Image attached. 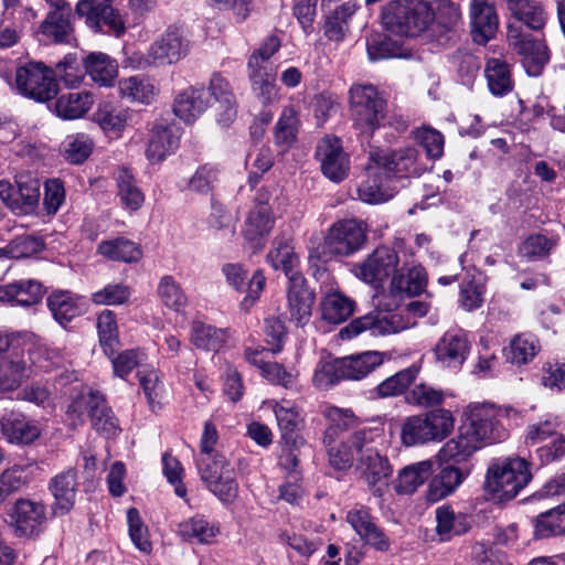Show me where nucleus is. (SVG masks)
<instances>
[{"instance_id":"nucleus-1","label":"nucleus","mask_w":565,"mask_h":565,"mask_svg":"<svg viewBox=\"0 0 565 565\" xmlns=\"http://www.w3.org/2000/svg\"><path fill=\"white\" fill-rule=\"evenodd\" d=\"M354 275L374 289L384 288L391 279L390 292L393 296H418L427 285V273L420 265L403 264L399 267L397 252L387 246H380L365 259L353 267Z\"/></svg>"},{"instance_id":"nucleus-2","label":"nucleus","mask_w":565,"mask_h":565,"mask_svg":"<svg viewBox=\"0 0 565 565\" xmlns=\"http://www.w3.org/2000/svg\"><path fill=\"white\" fill-rule=\"evenodd\" d=\"M529 463L520 457L492 459L488 466L484 491L494 502H507L514 499L531 481Z\"/></svg>"},{"instance_id":"nucleus-3","label":"nucleus","mask_w":565,"mask_h":565,"mask_svg":"<svg viewBox=\"0 0 565 565\" xmlns=\"http://www.w3.org/2000/svg\"><path fill=\"white\" fill-rule=\"evenodd\" d=\"M435 20V12L425 0H394L382 13L384 28L399 36H418Z\"/></svg>"},{"instance_id":"nucleus-4","label":"nucleus","mask_w":565,"mask_h":565,"mask_svg":"<svg viewBox=\"0 0 565 565\" xmlns=\"http://www.w3.org/2000/svg\"><path fill=\"white\" fill-rule=\"evenodd\" d=\"M455 418L450 411L437 408L406 417L401 425V441L406 447L440 443L454 430Z\"/></svg>"},{"instance_id":"nucleus-5","label":"nucleus","mask_w":565,"mask_h":565,"mask_svg":"<svg viewBox=\"0 0 565 565\" xmlns=\"http://www.w3.org/2000/svg\"><path fill=\"white\" fill-rule=\"evenodd\" d=\"M508 414L507 409L490 404L471 405L468 407L462 427L480 447L484 443H499L508 436L504 424Z\"/></svg>"},{"instance_id":"nucleus-6","label":"nucleus","mask_w":565,"mask_h":565,"mask_svg":"<svg viewBox=\"0 0 565 565\" xmlns=\"http://www.w3.org/2000/svg\"><path fill=\"white\" fill-rule=\"evenodd\" d=\"M349 94L355 127L361 134L371 136L384 119V99L371 84H355Z\"/></svg>"},{"instance_id":"nucleus-7","label":"nucleus","mask_w":565,"mask_h":565,"mask_svg":"<svg viewBox=\"0 0 565 565\" xmlns=\"http://www.w3.org/2000/svg\"><path fill=\"white\" fill-rule=\"evenodd\" d=\"M189 41L178 28H169L154 42L145 55L136 54L130 60L134 67L146 70L150 66H168L178 63L186 56Z\"/></svg>"},{"instance_id":"nucleus-8","label":"nucleus","mask_w":565,"mask_h":565,"mask_svg":"<svg viewBox=\"0 0 565 565\" xmlns=\"http://www.w3.org/2000/svg\"><path fill=\"white\" fill-rule=\"evenodd\" d=\"M40 179L30 171H21L14 177V184L0 180V200L19 215H32L40 203Z\"/></svg>"},{"instance_id":"nucleus-9","label":"nucleus","mask_w":565,"mask_h":565,"mask_svg":"<svg viewBox=\"0 0 565 565\" xmlns=\"http://www.w3.org/2000/svg\"><path fill=\"white\" fill-rule=\"evenodd\" d=\"M377 437L380 431L376 428L361 429L351 435V444L356 451L360 468L370 486H375L392 475L387 458L381 456L373 446Z\"/></svg>"},{"instance_id":"nucleus-10","label":"nucleus","mask_w":565,"mask_h":565,"mask_svg":"<svg viewBox=\"0 0 565 565\" xmlns=\"http://www.w3.org/2000/svg\"><path fill=\"white\" fill-rule=\"evenodd\" d=\"M415 323L402 312L375 310L354 319L349 326L340 330L339 335L342 340H350L364 331H370L371 335L380 337L401 332L414 327Z\"/></svg>"},{"instance_id":"nucleus-11","label":"nucleus","mask_w":565,"mask_h":565,"mask_svg":"<svg viewBox=\"0 0 565 565\" xmlns=\"http://www.w3.org/2000/svg\"><path fill=\"white\" fill-rule=\"evenodd\" d=\"M201 480L209 491L224 503H232L238 495L236 470L225 456L196 463Z\"/></svg>"},{"instance_id":"nucleus-12","label":"nucleus","mask_w":565,"mask_h":565,"mask_svg":"<svg viewBox=\"0 0 565 565\" xmlns=\"http://www.w3.org/2000/svg\"><path fill=\"white\" fill-rule=\"evenodd\" d=\"M418 151L406 147L393 151L375 150L370 152L367 171L370 175L383 174L385 179L418 175Z\"/></svg>"},{"instance_id":"nucleus-13","label":"nucleus","mask_w":565,"mask_h":565,"mask_svg":"<svg viewBox=\"0 0 565 565\" xmlns=\"http://www.w3.org/2000/svg\"><path fill=\"white\" fill-rule=\"evenodd\" d=\"M507 40L510 47L522 57V64L530 76H539L550 61V52L543 40L523 32L520 26L508 23Z\"/></svg>"},{"instance_id":"nucleus-14","label":"nucleus","mask_w":565,"mask_h":565,"mask_svg":"<svg viewBox=\"0 0 565 565\" xmlns=\"http://www.w3.org/2000/svg\"><path fill=\"white\" fill-rule=\"evenodd\" d=\"M15 84L22 95L36 102H46L57 94V84L52 71L40 62H31L19 67Z\"/></svg>"},{"instance_id":"nucleus-15","label":"nucleus","mask_w":565,"mask_h":565,"mask_svg":"<svg viewBox=\"0 0 565 565\" xmlns=\"http://www.w3.org/2000/svg\"><path fill=\"white\" fill-rule=\"evenodd\" d=\"M114 0H78L75 6L77 17L85 20V24L94 32H100L103 25H107L109 31L116 36H120L126 31L125 21L113 7Z\"/></svg>"},{"instance_id":"nucleus-16","label":"nucleus","mask_w":565,"mask_h":565,"mask_svg":"<svg viewBox=\"0 0 565 565\" xmlns=\"http://www.w3.org/2000/svg\"><path fill=\"white\" fill-rule=\"evenodd\" d=\"M316 158L320 162L322 174L330 181L340 183L349 175L350 157L343 150L339 138L323 137L317 145Z\"/></svg>"},{"instance_id":"nucleus-17","label":"nucleus","mask_w":565,"mask_h":565,"mask_svg":"<svg viewBox=\"0 0 565 565\" xmlns=\"http://www.w3.org/2000/svg\"><path fill=\"white\" fill-rule=\"evenodd\" d=\"M366 239V230L362 222L342 220L334 223L326 236L324 244L329 253L348 256L359 250Z\"/></svg>"},{"instance_id":"nucleus-18","label":"nucleus","mask_w":565,"mask_h":565,"mask_svg":"<svg viewBox=\"0 0 565 565\" xmlns=\"http://www.w3.org/2000/svg\"><path fill=\"white\" fill-rule=\"evenodd\" d=\"M470 33L472 41L486 45L499 29V15L495 6L490 0H470L469 6Z\"/></svg>"},{"instance_id":"nucleus-19","label":"nucleus","mask_w":565,"mask_h":565,"mask_svg":"<svg viewBox=\"0 0 565 565\" xmlns=\"http://www.w3.org/2000/svg\"><path fill=\"white\" fill-rule=\"evenodd\" d=\"M205 92H209L210 107L213 108L216 121L223 127L230 126L236 118L237 103L227 79L214 74Z\"/></svg>"},{"instance_id":"nucleus-20","label":"nucleus","mask_w":565,"mask_h":565,"mask_svg":"<svg viewBox=\"0 0 565 565\" xmlns=\"http://www.w3.org/2000/svg\"><path fill=\"white\" fill-rule=\"evenodd\" d=\"M226 282L238 292L246 291L247 295L241 302L244 310H248L259 298L264 290L266 278L262 270H256L252 278L247 280V270L241 264L227 263L222 267Z\"/></svg>"},{"instance_id":"nucleus-21","label":"nucleus","mask_w":565,"mask_h":565,"mask_svg":"<svg viewBox=\"0 0 565 565\" xmlns=\"http://www.w3.org/2000/svg\"><path fill=\"white\" fill-rule=\"evenodd\" d=\"M436 360L445 367H460L470 352V341L465 331L451 329L446 331L437 341L435 349Z\"/></svg>"},{"instance_id":"nucleus-22","label":"nucleus","mask_w":565,"mask_h":565,"mask_svg":"<svg viewBox=\"0 0 565 565\" xmlns=\"http://www.w3.org/2000/svg\"><path fill=\"white\" fill-rule=\"evenodd\" d=\"M102 403L103 395L97 392L87 391L79 393L67 406L66 415L70 425L73 427L82 425L85 422V415L88 414L94 429L113 430L115 426L110 417L105 423H102L99 417H97L96 412Z\"/></svg>"},{"instance_id":"nucleus-23","label":"nucleus","mask_w":565,"mask_h":565,"mask_svg":"<svg viewBox=\"0 0 565 565\" xmlns=\"http://www.w3.org/2000/svg\"><path fill=\"white\" fill-rule=\"evenodd\" d=\"M287 299L290 321L297 327L308 324L316 297L313 291L308 288L303 276H296L288 281Z\"/></svg>"},{"instance_id":"nucleus-24","label":"nucleus","mask_w":565,"mask_h":565,"mask_svg":"<svg viewBox=\"0 0 565 565\" xmlns=\"http://www.w3.org/2000/svg\"><path fill=\"white\" fill-rule=\"evenodd\" d=\"M73 33L74 21L71 6L50 9L38 30L42 41L55 44L68 43Z\"/></svg>"},{"instance_id":"nucleus-25","label":"nucleus","mask_w":565,"mask_h":565,"mask_svg":"<svg viewBox=\"0 0 565 565\" xmlns=\"http://www.w3.org/2000/svg\"><path fill=\"white\" fill-rule=\"evenodd\" d=\"M274 223L270 206L259 205L248 212L242 235L250 249L256 252L264 247V239L273 230Z\"/></svg>"},{"instance_id":"nucleus-26","label":"nucleus","mask_w":565,"mask_h":565,"mask_svg":"<svg viewBox=\"0 0 565 565\" xmlns=\"http://www.w3.org/2000/svg\"><path fill=\"white\" fill-rule=\"evenodd\" d=\"M50 490L54 497L53 513L67 514L75 503L77 491V471L68 468L51 479Z\"/></svg>"},{"instance_id":"nucleus-27","label":"nucleus","mask_w":565,"mask_h":565,"mask_svg":"<svg viewBox=\"0 0 565 565\" xmlns=\"http://www.w3.org/2000/svg\"><path fill=\"white\" fill-rule=\"evenodd\" d=\"M31 365L23 355L12 352L0 356V394L13 392L30 379Z\"/></svg>"},{"instance_id":"nucleus-28","label":"nucleus","mask_w":565,"mask_h":565,"mask_svg":"<svg viewBox=\"0 0 565 565\" xmlns=\"http://www.w3.org/2000/svg\"><path fill=\"white\" fill-rule=\"evenodd\" d=\"M510 20L518 21L531 30L539 31L547 21V13L537 0H503Z\"/></svg>"},{"instance_id":"nucleus-29","label":"nucleus","mask_w":565,"mask_h":565,"mask_svg":"<svg viewBox=\"0 0 565 565\" xmlns=\"http://www.w3.org/2000/svg\"><path fill=\"white\" fill-rule=\"evenodd\" d=\"M45 520V507L35 501L20 499L15 502L12 521L20 536H31Z\"/></svg>"},{"instance_id":"nucleus-30","label":"nucleus","mask_w":565,"mask_h":565,"mask_svg":"<svg viewBox=\"0 0 565 565\" xmlns=\"http://www.w3.org/2000/svg\"><path fill=\"white\" fill-rule=\"evenodd\" d=\"M3 437L11 444L30 445L40 437L39 426L21 413H10L0 420Z\"/></svg>"},{"instance_id":"nucleus-31","label":"nucleus","mask_w":565,"mask_h":565,"mask_svg":"<svg viewBox=\"0 0 565 565\" xmlns=\"http://www.w3.org/2000/svg\"><path fill=\"white\" fill-rule=\"evenodd\" d=\"M347 521L366 544L379 551H386L388 548L387 537L373 522L367 509L360 508L349 511Z\"/></svg>"},{"instance_id":"nucleus-32","label":"nucleus","mask_w":565,"mask_h":565,"mask_svg":"<svg viewBox=\"0 0 565 565\" xmlns=\"http://www.w3.org/2000/svg\"><path fill=\"white\" fill-rule=\"evenodd\" d=\"M209 107V92L203 87H189L177 95L173 111L183 121L193 122Z\"/></svg>"},{"instance_id":"nucleus-33","label":"nucleus","mask_w":565,"mask_h":565,"mask_svg":"<svg viewBox=\"0 0 565 565\" xmlns=\"http://www.w3.org/2000/svg\"><path fill=\"white\" fill-rule=\"evenodd\" d=\"M436 533L440 541H449L462 535L471 529V518L462 512H456L450 505L444 504L436 509Z\"/></svg>"},{"instance_id":"nucleus-34","label":"nucleus","mask_w":565,"mask_h":565,"mask_svg":"<svg viewBox=\"0 0 565 565\" xmlns=\"http://www.w3.org/2000/svg\"><path fill=\"white\" fill-rule=\"evenodd\" d=\"M46 305L54 320L63 327L83 313L82 298L68 290L52 291Z\"/></svg>"},{"instance_id":"nucleus-35","label":"nucleus","mask_w":565,"mask_h":565,"mask_svg":"<svg viewBox=\"0 0 565 565\" xmlns=\"http://www.w3.org/2000/svg\"><path fill=\"white\" fill-rule=\"evenodd\" d=\"M469 471L452 465L441 468L430 481L427 490V500L437 502L450 495L468 477Z\"/></svg>"},{"instance_id":"nucleus-36","label":"nucleus","mask_w":565,"mask_h":565,"mask_svg":"<svg viewBox=\"0 0 565 565\" xmlns=\"http://www.w3.org/2000/svg\"><path fill=\"white\" fill-rule=\"evenodd\" d=\"M356 11V4L348 1L328 13L324 19L323 34L332 42H342L350 31V19Z\"/></svg>"},{"instance_id":"nucleus-37","label":"nucleus","mask_w":565,"mask_h":565,"mask_svg":"<svg viewBox=\"0 0 565 565\" xmlns=\"http://www.w3.org/2000/svg\"><path fill=\"white\" fill-rule=\"evenodd\" d=\"M178 147L172 130L163 125H156L150 132L146 157L151 164L160 163Z\"/></svg>"},{"instance_id":"nucleus-38","label":"nucleus","mask_w":565,"mask_h":565,"mask_svg":"<svg viewBox=\"0 0 565 565\" xmlns=\"http://www.w3.org/2000/svg\"><path fill=\"white\" fill-rule=\"evenodd\" d=\"M117 195L121 206L130 213L140 210L145 203V193L128 168H121L116 178Z\"/></svg>"},{"instance_id":"nucleus-39","label":"nucleus","mask_w":565,"mask_h":565,"mask_svg":"<svg viewBox=\"0 0 565 565\" xmlns=\"http://www.w3.org/2000/svg\"><path fill=\"white\" fill-rule=\"evenodd\" d=\"M267 260L275 269H281L288 281L296 276H303L298 269L299 257L287 239H274L271 249L267 254Z\"/></svg>"},{"instance_id":"nucleus-40","label":"nucleus","mask_w":565,"mask_h":565,"mask_svg":"<svg viewBox=\"0 0 565 565\" xmlns=\"http://www.w3.org/2000/svg\"><path fill=\"white\" fill-rule=\"evenodd\" d=\"M481 447L473 440L469 433L461 426L459 435L449 439L439 450L438 458L441 462L461 463L467 461Z\"/></svg>"},{"instance_id":"nucleus-41","label":"nucleus","mask_w":565,"mask_h":565,"mask_svg":"<svg viewBox=\"0 0 565 565\" xmlns=\"http://www.w3.org/2000/svg\"><path fill=\"white\" fill-rule=\"evenodd\" d=\"M344 380L359 381L383 363V355L376 351H367L339 359Z\"/></svg>"},{"instance_id":"nucleus-42","label":"nucleus","mask_w":565,"mask_h":565,"mask_svg":"<svg viewBox=\"0 0 565 565\" xmlns=\"http://www.w3.org/2000/svg\"><path fill=\"white\" fill-rule=\"evenodd\" d=\"M84 65L92 81L100 86H111L118 74L116 61L102 52L88 54Z\"/></svg>"},{"instance_id":"nucleus-43","label":"nucleus","mask_w":565,"mask_h":565,"mask_svg":"<svg viewBox=\"0 0 565 565\" xmlns=\"http://www.w3.org/2000/svg\"><path fill=\"white\" fill-rule=\"evenodd\" d=\"M131 118L132 111L129 108L116 107L109 103L100 104L95 113V119L99 127L115 137L120 136Z\"/></svg>"},{"instance_id":"nucleus-44","label":"nucleus","mask_w":565,"mask_h":565,"mask_svg":"<svg viewBox=\"0 0 565 565\" xmlns=\"http://www.w3.org/2000/svg\"><path fill=\"white\" fill-rule=\"evenodd\" d=\"M230 337L227 329H221L201 321H194L191 327L190 340L198 349L217 352Z\"/></svg>"},{"instance_id":"nucleus-45","label":"nucleus","mask_w":565,"mask_h":565,"mask_svg":"<svg viewBox=\"0 0 565 565\" xmlns=\"http://www.w3.org/2000/svg\"><path fill=\"white\" fill-rule=\"evenodd\" d=\"M97 252L113 262L136 263L142 257L141 248L125 237L100 242Z\"/></svg>"},{"instance_id":"nucleus-46","label":"nucleus","mask_w":565,"mask_h":565,"mask_svg":"<svg viewBox=\"0 0 565 565\" xmlns=\"http://www.w3.org/2000/svg\"><path fill=\"white\" fill-rule=\"evenodd\" d=\"M484 75L488 87L494 96H503L513 88L511 71L508 63L500 57L487 58Z\"/></svg>"},{"instance_id":"nucleus-47","label":"nucleus","mask_w":565,"mask_h":565,"mask_svg":"<svg viewBox=\"0 0 565 565\" xmlns=\"http://www.w3.org/2000/svg\"><path fill=\"white\" fill-rule=\"evenodd\" d=\"M94 97L88 92H73L61 95L55 103V113L63 119H77L93 106Z\"/></svg>"},{"instance_id":"nucleus-48","label":"nucleus","mask_w":565,"mask_h":565,"mask_svg":"<svg viewBox=\"0 0 565 565\" xmlns=\"http://www.w3.org/2000/svg\"><path fill=\"white\" fill-rule=\"evenodd\" d=\"M247 68L253 92L264 103L273 100L276 97L275 76L268 72L267 64H258L256 57H249Z\"/></svg>"},{"instance_id":"nucleus-49","label":"nucleus","mask_w":565,"mask_h":565,"mask_svg":"<svg viewBox=\"0 0 565 565\" xmlns=\"http://www.w3.org/2000/svg\"><path fill=\"white\" fill-rule=\"evenodd\" d=\"M220 530L214 523H210L204 516L195 515L181 522L178 534L189 542L209 544L218 534Z\"/></svg>"},{"instance_id":"nucleus-50","label":"nucleus","mask_w":565,"mask_h":565,"mask_svg":"<svg viewBox=\"0 0 565 565\" xmlns=\"http://www.w3.org/2000/svg\"><path fill=\"white\" fill-rule=\"evenodd\" d=\"M118 88L121 97L141 104H150L158 93L154 84L149 78L141 76L120 79Z\"/></svg>"},{"instance_id":"nucleus-51","label":"nucleus","mask_w":565,"mask_h":565,"mask_svg":"<svg viewBox=\"0 0 565 565\" xmlns=\"http://www.w3.org/2000/svg\"><path fill=\"white\" fill-rule=\"evenodd\" d=\"M433 461L424 460L405 467L398 475L395 490L397 493H413L433 472Z\"/></svg>"},{"instance_id":"nucleus-52","label":"nucleus","mask_w":565,"mask_h":565,"mask_svg":"<svg viewBox=\"0 0 565 565\" xmlns=\"http://www.w3.org/2000/svg\"><path fill=\"white\" fill-rule=\"evenodd\" d=\"M344 380L339 359L322 358L317 363L312 374V385L317 390H329Z\"/></svg>"},{"instance_id":"nucleus-53","label":"nucleus","mask_w":565,"mask_h":565,"mask_svg":"<svg viewBox=\"0 0 565 565\" xmlns=\"http://www.w3.org/2000/svg\"><path fill=\"white\" fill-rule=\"evenodd\" d=\"M365 173L366 179L363 180L358 188V194L361 201L377 204L393 196V193L386 185L388 179H385L383 174L370 175L367 168L365 169Z\"/></svg>"},{"instance_id":"nucleus-54","label":"nucleus","mask_w":565,"mask_h":565,"mask_svg":"<svg viewBox=\"0 0 565 565\" xmlns=\"http://www.w3.org/2000/svg\"><path fill=\"white\" fill-rule=\"evenodd\" d=\"M44 248L41 238L32 235H20L11 239L6 246L0 247L1 260L30 257Z\"/></svg>"},{"instance_id":"nucleus-55","label":"nucleus","mask_w":565,"mask_h":565,"mask_svg":"<svg viewBox=\"0 0 565 565\" xmlns=\"http://www.w3.org/2000/svg\"><path fill=\"white\" fill-rule=\"evenodd\" d=\"M419 373L417 365H411L381 382L377 387L380 397H393L406 392Z\"/></svg>"},{"instance_id":"nucleus-56","label":"nucleus","mask_w":565,"mask_h":565,"mask_svg":"<svg viewBox=\"0 0 565 565\" xmlns=\"http://www.w3.org/2000/svg\"><path fill=\"white\" fill-rule=\"evenodd\" d=\"M157 295L164 307L175 312L182 311L188 303V298L182 288L170 275L160 278Z\"/></svg>"},{"instance_id":"nucleus-57","label":"nucleus","mask_w":565,"mask_h":565,"mask_svg":"<svg viewBox=\"0 0 565 565\" xmlns=\"http://www.w3.org/2000/svg\"><path fill=\"white\" fill-rule=\"evenodd\" d=\"M266 405L273 409L282 438H287L289 434L298 429L301 423V416L295 405L285 399L281 402L271 399L266 402Z\"/></svg>"},{"instance_id":"nucleus-58","label":"nucleus","mask_w":565,"mask_h":565,"mask_svg":"<svg viewBox=\"0 0 565 565\" xmlns=\"http://www.w3.org/2000/svg\"><path fill=\"white\" fill-rule=\"evenodd\" d=\"M324 320L338 324L353 313V301L340 292L328 294L321 303Z\"/></svg>"},{"instance_id":"nucleus-59","label":"nucleus","mask_w":565,"mask_h":565,"mask_svg":"<svg viewBox=\"0 0 565 565\" xmlns=\"http://www.w3.org/2000/svg\"><path fill=\"white\" fill-rule=\"evenodd\" d=\"M565 532V503L541 513L535 520V536L550 537Z\"/></svg>"},{"instance_id":"nucleus-60","label":"nucleus","mask_w":565,"mask_h":565,"mask_svg":"<svg viewBox=\"0 0 565 565\" xmlns=\"http://www.w3.org/2000/svg\"><path fill=\"white\" fill-rule=\"evenodd\" d=\"M99 342L106 354H114L119 343L118 324L115 312L103 310L97 317Z\"/></svg>"},{"instance_id":"nucleus-61","label":"nucleus","mask_w":565,"mask_h":565,"mask_svg":"<svg viewBox=\"0 0 565 565\" xmlns=\"http://www.w3.org/2000/svg\"><path fill=\"white\" fill-rule=\"evenodd\" d=\"M298 118L292 107L284 108L275 126V143L288 149L297 139Z\"/></svg>"},{"instance_id":"nucleus-62","label":"nucleus","mask_w":565,"mask_h":565,"mask_svg":"<svg viewBox=\"0 0 565 565\" xmlns=\"http://www.w3.org/2000/svg\"><path fill=\"white\" fill-rule=\"evenodd\" d=\"M13 305L30 307L39 303L44 296L42 284L34 279H20L11 282Z\"/></svg>"},{"instance_id":"nucleus-63","label":"nucleus","mask_w":565,"mask_h":565,"mask_svg":"<svg viewBox=\"0 0 565 565\" xmlns=\"http://www.w3.org/2000/svg\"><path fill=\"white\" fill-rule=\"evenodd\" d=\"M131 288L124 284H108L90 295V300L97 306H121L129 302Z\"/></svg>"},{"instance_id":"nucleus-64","label":"nucleus","mask_w":565,"mask_h":565,"mask_svg":"<svg viewBox=\"0 0 565 565\" xmlns=\"http://www.w3.org/2000/svg\"><path fill=\"white\" fill-rule=\"evenodd\" d=\"M537 353V340L532 334L516 335L510 343L507 358L515 364H525Z\"/></svg>"}]
</instances>
